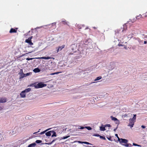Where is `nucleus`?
I'll return each mask as SVG.
<instances>
[{
    "instance_id": "obj_1",
    "label": "nucleus",
    "mask_w": 147,
    "mask_h": 147,
    "mask_svg": "<svg viewBox=\"0 0 147 147\" xmlns=\"http://www.w3.org/2000/svg\"><path fill=\"white\" fill-rule=\"evenodd\" d=\"M46 86V84H44L42 82L38 83L37 84H34V87L36 88H42Z\"/></svg>"
},
{
    "instance_id": "obj_2",
    "label": "nucleus",
    "mask_w": 147,
    "mask_h": 147,
    "mask_svg": "<svg viewBox=\"0 0 147 147\" xmlns=\"http://www.w3.org/2000/svg\"><path fill=\"white\" fill-rule=\"evenodd\" d=\"M71 49L73 52H75L76 51L77 46L75 44H72L70 46Z\"/></svg>"
},
{
    "instance_id": "obj_3",
    "label": "nucleus",
    "mask_w": 147,
    "mask_h": 147,
    "mask_svg": "<svg viewBox=\"0 0 147 147\" xmlns=\"http://www.w3.org/2000/svg\"><path fill=\"white\" fill-rule=\"evenodd\" d=\"M65 47V45H63L61 46H59L57 50V53H58L59 51H61Z\"/></svg>"
},
{
    "instance_id": "obj_4",
    "label": "nucleus",
    "mask_w": 147,
    "mask_h": 147,
    "mask_svg": "<svg viewBox=\"0 0 147 147\" xmlns=\"http://www.w3.org/2000/svg\"><path fill=\"white\" fill-rule=\"evenodd\" d=\"M55 24L56 23L54 22L52 23V24H49L48 25V28H51L52 27H53V28H55Z\"/></svg>"
},
{
    "instance_id": "obj_5",
    "label": "nucleus",
    "mask_w": 147,
    "mask_h": 147,
    "mask_svg": "<svg viewBox=\"0 0 147 147\" xmlns=\"http://www.w3.org/2000/svg\"><path fill=\"white\" fill-rule=\"evenodd\" d=\"M120 141H119L120 143H123L125 144H127L128 142L127 140L123 138H121V140H120Z\"/></svg>"
},
{
    "instance_id": "obj_6",
    "label": "nucleus",
    "mask_w": 147,
    "mask_h": 147,
    "mask_svg": "<svg viewBox=\"0 0 147 147\" xmlns=\"http://www.w3.org/2000/svg\"><path fill=\"white\" fill-rule=\"evenodd\" d=\"M7 101V99L6 98H0V103H3Z\"/></svg>"
},
{
    "instance_id": "obj_7",
    "label": "nucleus",
    "mask_w": 147,
    "mask_h": 147,
    "mask_svg": "<svg viewBox=\"0 0 147 147\" xmlns=\"http://www.w3.org/2000/svg\"><path fill=\"white\" fill-rule=\"evenodd\" d=\"M26 95V93L23 91H22L20 94V96L22 98H25Z\"/></svg>"
},
{
    "instance_id": "obj_8",
    "label": "nucleus",
    "mask_w": 147,
    "mask_h": 147,
    "mask_svg": "<svg viewBox=\"0 0 147 147\" xmlns=\"http://www.w3.org/2000/svg\"><path fill=\"white\" fill-rule=\"evenodd\" d=\"M37 59H49L51 58L49 57H38L36 58Z\"/></svg>"
},
{
    "instance_id": "obj_9",
    "label": "nucleus",
    "mask_w": 147,
    "mask_h": 147,
    "mask_svg": "<svg viewBox=\"0 0 147 147\" xmlns=\"http://www.w3.org/2000/svg\"><path fill=\"white\" fill-rule=\"evenodd\" d=\"M105 127V125H102L100 127V130L102 131H104L106 130Z\"/></svg>"
},
{
    "instance_id": "obj_10",
    "label": "nucleus",
    "mask_w": 147,
    "mask_h": 147,
    "mask_svg": "<svg viewBox=\"0 0 147 147\" xmlns=\"http://www.w3.org/2000/svg\"><path fill=\"white\" fill-rule=\"evenodd\" d=\"M52 131H50L47 132L45 133V135L47 136H51L52 134Z\"/></svg>"
},
{
    "instance_id": "obj_11",
    "label": "nucleus",
    "mask_w": 147,
    "mask_h": 147,
    "mask_svg": "<svg viewBox=\"0 0 147 147\" xmlns=\"http://www.w3.org/2000/svg\"><path fill=\"white\" fill-rule=\"evenodd\" d=\"M33 71L35 73L39 72L40 71V70L38 68H36L34 69L33 70Z\"/></svg>"
},
{
    "instance_id": "obj_12",
    "label": "nucleus",
    "mask_w": 147,
    "mask_h": 147,
    "mask_svg": "<svg viewBox=\"0 0 147 147\" xmlns=\"http://www.w3.org/2000/svg\"><path fill=\"white\" fill-rule=\"evenodd\" d=\"M129 124L128 125V126H129L131 128L133 127V125H134V123L131 121H129Z\"/></svg>"
},
{
    "instance_id": "obj_13",
    "label": "nucleus",
    "mask_w": 147,
    "mask_h": 147,
    "mask_svg": "<svg viewBox=\"0 0 147 147\" xmlns=\"http://www.w3.org/2000/svg\"><path fill=\"white\" fill-rule=\"evenodd\" d=\"M36 143H34L32 144H31L29 145L28 147H35L36 146Z\"/></svg>"
},
{
    "instance_id": "obj_14",
    "label": "nucleus",
    "mask_w": 147,
    "mask_h": 147,
    "mask_svg": "<svg viewBox=\"0 0 147 147\" xmlns=\"http://www.w3.org/2000/svg\"><path fill=\"white\" fill-rule=\"evenodd\" d=\"M16 32V30H15V29H14L13 28H11L9 31V32L10 33H15Z\"/></svg>"
},
{
    "instance_id": "obj_15",
    "label": "nucleus",
    "mask_w": 147,
    "mask_h": 147,
    "mask_svg": "<svg viewBox=\"0 0 147 147\" xmlns=\"http://www.w3.org/2000/svg\"><path fill=\"white\" fill-rule=\"evenodd\" d=\"M20 75V79H21L23 78L24 77H25V74H24L23 73Z\"/></svg>"
},
{
    "instance_id": "obj_16",
    "label": "nucleus",
    "mask_w": 147,
    "mask_h": 147,
    "mask_svg": "<svg viewBox=\"0 0 147 147\" xmlns=\"http://www.w3.org/2000/svg\"><path fill=\"white\" fill-rule=\"evenodd\" d=\"M31 89L30 88H28L23 90L26 93L30 91H31Z\"/></svg>"
},
{
    "instance_id": "obj_17",
    "label": "nucleus",
    "mask_w": 147,
    "mask_h": 147,
    "mask_svg": "<svg viewBox=\"0 0 147 147\" xmlns=\"http://www.w3.org/2000/svg\"><path fill=\"white\" fill-rule=\"evenodd\" d=\"M32 38V36H31L30 37L28 38V39H26L25 40V42H28L31 40V39Z\"/></svg>"
},
{
    "instance_id": "obj_18",
    "label": "nucleus",
    "mask_w": 147,
    "mask_h": 147,
    "mask_svg": "<svg viewBox=\"0 0 147 147\" xmlns=\"http://www.w3.org/2000/svg\"><path fill=\"white\" fill-rule=\"evenodd\" d=\"M52 134H53L52 135L51 137H53L54 136H56V132L54 131H52Z\"/></svg>"
},
{
    "instance_id": "obj_19",
    "label": "nucleus",
    "mask_w": 147,
    "mask_h": 147,
    "mask_svg": "<svg viewBox=\"0 0 147 147\" xmlns=\"http://www.w3.org/2000/svg\"><path fill=\"white\" fill-rule=\"evenodd\" d=\"M51 129L50 128L49 129H47L45 130V131L40 132V133L39 134H40V135H42V134L45 133L48 130H49V129Z\"/></svg>"
},
{
    "instance_id": "obj_20",
    "label": "nucleus",
    "mask_w": 147,
    "mask_h": 147,
    "mask_svg": "<svg viewBox=\"0 0 147 147\" xmlns=\"http://www.w3.org/2000/svg\"><path fill=\"white\" fill-rule=\"evenodd\" d=\"M16 132L14 131L13 129L11 131H10L9 134L11 135H13L15 134Z\"/></svg>"
},
{
    "instance_id": "obj_21",
    "label": "nucleus",
    "mask_w": 147,
    "mask_h": 147,
    "mask_svg": "<svg viewBox=\"0 0 147 147\" xmlns=\"http://www.w3.org/2000/svg\"><path fill=\"white\" fill-rule=\"evenodd\" d=\"M62 22L63 24H67V25H68V26H69V25H68V24H67V22L65 20H64V19L62 21Z\"/></svg>"
},
{
    "instance_id": "obj_22",
    "label": "nucleus",
    "mask_w": 147,
    "mask_h": 147,
    "mask_svg": "<svg viewBox=\"0 0 147 147\" xmlns=\"http://www.w3.org/2000/svg\"><path fill=\"white\" fill-rule=\"evenodd\" d=\"M136 119L134 117H133L132 119H129V121H131L133 123H134V122L136 121Z\"/></svg>"
},
{
    "instance_id": "obj_23",
    "label": "nucleus",
    "mask_w": 147,
    "mask_h": 147,
    "mask_svg": "<svg viewBox=\"0 0 147 147\" xmlns=\"http://www.w3.org/2000/svg\"><path fill=\"white\" fill-rule=\"evenodd\" d=\"M110 118L111 119H112V120L114 121H115L116 120H117V118H116L115 117H113V116H111Z\"/></svg>"
},
{
    "instance_id": "obj_24",
    "label": "nucleus",
    "mask_w": 147,
    "mask_h": 147,
    "mask_svg": "<svg viewBox=\"0 0 147 147\" xmlns=\"http://www.w3.org/2000/svg\"><path fill=\"white\" fill-rule=\"evenodd\" d=\"M101 78H102L101 77V76L98 77L96 79H95L94 80V81H98V80H100Z\"/></svg>"
},
{
    "instance_id": "obj_25",
    "label": "nucleus",
    "mask_w": 147,
    "mask_h": 147,
    "mask_svg": "<svg viewBox=\"0 0 147 147\" xmlns=\"http://www.w3.org/2000/svg\"><path fill=\"white\" fill-rule=\"evenodd\" d=\"M69 136H64L61 138V139H65L69 137Z\"/></svg>"
},
{
    "instance_id": "obj_26",
    "label": "nucleus",
    "mask_w": 147,
    "mask_h": 147,
    "mask_svg": "<svg viewBox=\"0 0 147 147\" xmlns=\"http://www.w3.org/2000/svg\"><path fill=\"white\" fill-rule=\"evenodd\" d=\"M133 34H129L128 36V38H129V39H130L131 38H132L133 37Z\"/></svg>"
},
{
    "instance_id": "obj_27",
    "label": "nucleus",
    "mask_w": 147,
    "mask_h": 147,
    "mask_svg": "<svg viewBox=\"0 0 147 147\" xmlns=\"http://www.w3.org/2000/svg\"><path fill=\"white\" fill-rule=\"evenodd\" d=\"M27 43H28L29 45L30 46H32L33 45V43L32 42L31 40L28 42H27Z\"/></svg>"
},
{
    "instance_id": "obj_28",
    "label": "nucleus",
    "mask_w": 147,
    "mask_h": 147,
    "mask_svg": "<svg viewBox=\"0 0 147 147\" xmlns=\"http://www.w3.org/2000/svg\"><path fill=\"white\" fill-rule=\"evenodd\" d=\"M88 130H90L92 129V128L90 126L85 127Z\"/></svg>"
},
{
    "instance_id": "obj_29",
    "label": "nucleus",
    "mask_w": 147,
    "mask_h": 147,
    "mask_svg": "<svg viewBox=\"0 0 147 147\" xmlns=\"http://www.w3.org/2000/svg\"><path fill=\"white\" fill-rule=\"evenodd\" d=\"M117 120H116L114 121L115 123L116 124H117L118 125L119 123V121L117 119Z\"/></svg>"
},
{
    "instance_id": "obj_30",
    "label": "nucleus",
    "mask_w": 147,
    "mask_h": 147,
    "mask_svg": "<svg viewBox=\"0 0 147 147\" xmlns=\"http://www.w3.org/2000/svg\"><path fill=\"white\" fill-rule=\"evenodd\" d=\"M42 141L40 140H37L36 141V143L39 144L42 142Z\"/></svg>"
},
{
    "instance_id": "obj_31",
    "label": "nucleus",
    "mask_w": 147,
    "mask_h": 147,
    "mask_svg": "<svg viewBox=\"0 0 147 147\" xmlns=\"http://www.w3.org/2000/svg\"><path fill=\"white\" fill-rule=\"evenodd\" d=\"M133 146H137L138 147H141V146L140 145L137 144H136L133 143Z\"/></svg>"
},
{
    "instance_id": "obj_32",
    "label": "nucleus",
    "mask_w": 147,
    "mask_h": 147,
    "mask_svg": "<svg viewBox=\"0 0 147 147\" xmlns=\"http://www.w3.org/2000/svg\"><path fill=\"white\" fill-rule=\"evenodd\" d=\"M59 73H60V72H57L51 74H50V75H54L55 74H58Z\"/></svg>"
},
{
    "instance_id": "obj_33",
    "label": "nucleus",
    "mask_w": 147,
    "mask_h": 147,
    "mask_svg": "<svg viewBox=\"0 0 147 147\" xmlns=\"http://www.w3.org/2000/svg\"><path fill=\"white\" fill-rule=\"evenodd\" d=\"M115 136L117 137V138H118V141L119 142L120 141V140H121V139H120L119 137L118 136V134H115Z\"/></svg>"
},
{
    "instance_id": "obj_34",
    "label": "nucleus",
    "mask_w": 147,
    "mask_h": 147,
    "mask_svg": "<svg viewBox=\"0 0 147 147\" xmlns=\"http://www.w3.org/2000/svg\"><path fill=\"white\" fill-rule=\"evenodd\" d=\"M84 144L88 145H93L92 144L86 142H84Z\"/></svg>"
},
{
    "instance_id": "obj_35",
    "label": "nucleus",
    "mask_w": 147,
    "mask_h": 147,
    "mask_svg": "<svg viewBox=\"0 0 147 147\" xmlns=\"http://www.w3.org/2000/svg\"><path fill=\"white\" fill-rule=\"evenodd\" d=\"M23 73V71L22 69H21L20 70V71L19 73V74H20Z\"/></svg>"
},
{
    "instance_id": "obj_36",
    "label": "nucleus",
    "mask_w": 147,
    "mask_h": 147,
    "mask_svg": "<svg viewBox=\"0 0 147 147\" xmlns=\"http://www.w3.org/2000/svg\"><path fill=\"white\" fill-rule=\"evenodd\" d=\"M100 138L101 139H102L103 140H106V138H105V137L103 136H100Z\"/></svg>"
},
{
    "instance_id": "obj_37",
    "label": "nucleus",
    "mask_w": 147,
    "mask_h": 147,
    "mask_svg": "<svg viewBox=\"0 0 147 147\" xmlns=\"http://www.w3.org/2000/svg\"><path fill=\"white\" fill-rule=\"evenodd\" d=\"M138 17H139V18H141L142 17V15L141 14H140L139 16H138L136 17V19H139V18H138Z\"/></svg>"
},
{
    "instance_id": "obj_38",
    "label": "nucleus",
    "mask_w": 147,
    "mask_h": 147,
    "mask_svg": "<svg viewBox=\"0 0 147 147\" xmlns=\"http://www.w3.org/2000/svg\"><path fill=\"white\" fill-rule=\"evenodd\" d=\"M136 39L139 42V43H140L141 42H142V40H141L139 38H137Z\"/></svg>"
},
{
    "instance_id": "obj_39",
    "label": "nucleus",
    "mask_w": 147,
    "mask_h": 147,
    "mask_svg": "<svg viewBox=\"0 0 147 147\" xmlns=\"http://www.w3.org/2000/svg\"><path fill=\"white\" fill-rule=\"evenodd\" d=\"M105 126V127H111V125L109 124H106Z\"/></svg>"
},
{
    "instance_id": "obj_40",
    "label": "nucleus",
    "mask_w": 147,
    "mask_h": 147,
    "mask_svg": "<svg viewBox=\"0 0 147 147\" xmlns=\"http://www.w3.org/2000/svg\"><path fill=\"white\" fill-rule=\"evenodd\" d=\"M107 138L109 140L111 141H113L111 139V137H107Z\"/></svg>"
},
{
    "instance_id": "obj_41",
    "label": "nucleus",
    "mask_w": 147,
    "mask_h": 147,
    "mask_svg": "<svg viewBox=\"0 0 147 147\" xmlns=\"http://www.w3.org/2000/svg\"><path fill=\"white\" fill-rule=\"evenodd\" d=\"M84 128H86L85 127H84L83 126H80V128H79V129H83Z\"/></svg>"
},
{
    "instance_id": "obj_42",
    "label": "nucleus",
    "mask_w": 147,
    "mask_h": 147,
    "mask_svg": "<svg viewBox=\"0 0 147 147\" xmlns=\"http://www.w3.org/2000/svg\"><path fill=\"white\" fill-rule=\"evenodd\" d=\"M25 74V77H26V76H29L30 74V73H28L26 74Z\"/></svg>"
},
{
    "instance_id": "obj_43",
    "label": "nucleus",
    "mask_w": 147,
    "mask_h": 147,
    "mask_svg": "<svg viewBox=\"0 0 147 147\" xmlns=\"http://www.w3.org/2000/svg\"><path fill=\"white\" fill-rule=\"evenodd\" d=\"M34 59V58H26V59L27 60L29 61L30 60H32Z\"/></svg>"
},
{
    "instance_id": "obj_44",
    "label": "nucleus",
    "mask_w": 147,
    "mask_h": 147,
    "mask_svg": "<svg viewBox=\"0 0 147 147\" xmlns=\"http://www.w3.org/2000/svg\"><path fill=\"white\" fill-rule=\"evenodd\" d=\"M78 143L80 144H84V142H82L80 141H77Z\"/></svg>"
},
{
    "instance_id": "obj_45",
    "label": "nucleus",
    "mask_w": 147,
    "mask_h": 147,
    "mask_svg": "<svg viewBox=\"0 0 147 147\" xmlns=\"http://www.w3.org/2000/svg\"><path fill=\"white\" fill-rule=\"evenodd\" d=\"M94 136L97 137H100V135L98 134H95L94 135Z\"/></svg>"
},
{
    "instance_id": "obj_46",
    "label": "nucleus",
    "mask_w": 147,
    "mask_h": 147,
    "mask_svg": "<svg viewBox=\"0 0 147 147\" xmlns=\"http://www.w3.org/2000/svg\"><path fill=\"white\" fill-rule=\"evenodd\" d=\"M123 145L126 147H129L128 144L127 143L125 144H124Z\"/></svg>"
},
{
    "instance_id": "obj_47",
    "label": "nucleus",
    "mask_w": 147,
    "mask_h": 147,
    "mask_svg": "<svg viewBox=\"0 0 147 147\" xmlns=\"http://www.w3.org/2000/svg\"><path fill=\"white\" fill-rule=\"evenodd\" d=\"M46 67H45V68H44L43 70H46V69H47V68H48V65H46Z\"/></svg>"
},
{
    "instance_id": "obj_48",
    "label": "nucleus",
    "mask_w": 147,
    "mask_h": 147,
    "mask_svg": "<svg viewBox=\"0 0 147 147\" xmlns=\"http://www.w3.org/2000/svg\"><path fill=\"white\" fill-rule=\"evenodd\" d=\"M141 127L143 128V129H144L146 127L144 126V125H142L141 126Z\"/></svg>"
},
{
    "instance_id": "obj_49",
    "label": "nucleus",
    "mask_w": 147,
    "mask_h": 147,
    "mask_svg": "<svg viewBox=\"0 0 147 147\" xmlns=\"http://www.w3.org/2000/svg\"><path fill=\"white\" fill-rule=\"evenodd\" d=\"M95 83V82H92L91 83H90V84H87V86H89V85L90 84H92V83Z\"/></svg>"
},
{
    "instance_id": "obj_50",
    "label": "nucleus",
    "mask_w": 147,
    "mask_h": 147,
    "mask_svg": "<svg viewBox=\"0 0 147 147\" xmlns=\"http://www.w3.org/2000/svg\"><path fill=\"white\" fill-rule=\"evenodd\" d=\"M143 35L144 36V38H147V35H145L144 34H143Z\"/></svg>"
},
{
    "instance_id": "obj_51",
    "label": "nucleus",
    "mask_w": 147,
    "mask_h": 147,
    "mask_svg": "<svg viewBox=\"0 0 147 147\" xmlns=\"http://www.w3.org/2000/svg\"><path fill=\"white\" fill-rule=\"evenodd\" d=\"M129 147H131L132 146V145L130 144H128Z\"/></svg>"
},
{
    "instance_id": "obj_52",
    "label": "nucleus",
    "mask_w": 147,
    "mask_h": 147,
    "mask_svg": "<svg viewBox=\"0 0 147 147\" xmlns=\"http://www.w3.org/2000/svg\"><path fill=\"white\" fill-rule=\"evenodd\" d=\"M136 115H134V117H134L135 118H136Z\"/></svg>"
},
{
    "instance_id": "obj_53",
    "label": "nucleus",
    "mask_w": 147,
    "mask_h": 147,
    "mask_svg": "<svg viewBox=\"0 0 147 147\" xmlns=\"http://www.w3.org/2000/svg\"><path fill=\"white\" fill-rule=\"evenodd\" d=\"M118 45L119 46H124V45H123L122 44H119Z\"/></svg>"
},
{
    "instance_id": "obj_54",
    "label": "nucleus",
    "mask_w": 147,
    "mask_h": 147,
    "mask_svg": "<svg viewBox=\"0 0 147 147\" xmlns=\"http://www.w3.org/2000/svg\"><path fill=\"white\" fill-rule=\"evenodd\" d=\"M86 147H96V146H86Z\"/></svg>"
},
{
    "instance_id": "obj_55",
    "label": "nucleus",
    "mask_w": 147,
    "mask_h": 147,
    "mask_svg": "<svg viewBox=\"0 0 147 147\" xmlns=\"http://www.w3.org/2000/svg\"><path fill=\"white\" fill-rule=\"evenodd\" d=\"M147 42L146 41H144V44H146L147 43Z\"/></svg>"
},
{
    "instance_id": "obj_56",
    "label": "nucleus",
    "mask_w": 147,
    "mask_h": 147,
    "mask_svg": "<svg viewBox=\"0 0 147 147\" xmlns=\"http://www.w3.org/2000/svg\"><path fill=\"white\" fill-rule=\"evenodd\" d=\"M117 127L115 129H114V131H115L117 129Z\"/></svg>"
},
{
    "instance_id": "obj_57",
    "label": "nucleus",
    "mask_w": 147,
    "mask_h": 147,
    "mask_svg": "<svg viewBox=\"0 0 147 147\" xmlns=\"http://www.w3.org/2000/svg\"><path fill=\"white\" fill-rule=\"evenodd\" d=\"M123 116L125 117H127V115H126V114H125L124 115H123Z\"/></svg>"
},
{
    "instance_id": "obj_58",
    "label": "nucleus",
    "mask_w": 147,
    "mask_h": 147,
    "mask_svg": "<svg viewBox=\"0 0 147 147\" xmlns=\"http://www.w3.org/2000/svg\"><path fill=\"white\" fill-rule=\"evenodd\" d=\"M40 129H39V131H38L37 132H35V133H34V134H36V133H37V132H39L40 131Z\"/></svg>"
},
{
    "instance_id": "obj_59",
    "label": "nucleus",
    "mask_w": 147,
    "mask_h": 147,
    "mask_svg": "<svg viewBox=\"0 0 147 147\" xmlns=\"http://www.w3.org/2000/svg\"><path fill=\"white\" fill-rule=\"evenodd\" d=\"M72 54H73V53H69V55H72Z\"/></svg>"
},
{
    "instance_id": "obj_60",
    "label": "nucleus",
    "mask_w": 147,
    "mask_h": 147,
    "mask_svg": "<svg viewBox=\"0 0 147 147\" xmlns=\"http://www.w3.org/2000/svg\"><path fill=\"white\" fill-rule=\"evenodd\" d=\"M93 28H94V29H96V28L95 27H94Z\"/></svg>"
},
{
    "instance_id": "obj_61",
    "label": "nucleus",
    "mask_w": 147,
    "mask_h": 147,
    "mask_svg": "<svg viewBox=\"0 0 147 147\" xmlns=\"http://www.w3.org/2000/svg\"><path fill=\"white\" fill-rule=\"evenodd\" d=\"M124 48L126 49V47H124Z\"/></svg>"
},
{
    "instance_id": "obj_62",
    "label": "nucleus",
    "mask_w": 147,
    "mask_h": 147,
    "mask_svg": "<svg viewBox=\"0 0 147 147\" xmlns=\"http://www.w3.org/2000/svg\"><path fill=\"white\" fill-rule=\"evenodd\" d=\"M79 29H81V28H79Z\"/></svg>"
},
{
    "instance_id": "obj_63",
    "label": "nucleus",
    "mask_w": 147,
    "mask_h": 147,
    "mask_svg": "<svg viewBox=\"0 0 147 147\" xmlns=\"http://www.w3.org/2000/svg\"><path fill=\"white\" fill-rule=\"evenodd\" d=\"M30 32V31H29V33Z\"/></svg>"
},
{
    "instance_id": "obj_64",
    "label": "nucleus",
    "mask_w": 147,
    "mask_h": 147,
    "mask_svg": "<svg viewBox=\"0 0 147 147\" xmlns=\"http://www.w3.org/2000/svg\"><path fill=\"white\" fill-rule=\"evenodd\" d=\"M71 67H72L71 66H70V68H71Z\"/></svg>"
}]
</instances>
